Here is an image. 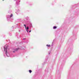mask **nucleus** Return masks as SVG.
Listing matches in <instances>:
<instances>
[{
    "label": "nucleus",
    "mask_w": 79,
    "mask_h": 79,
    "mask_svg": "<svg viewBox=\"0 0 79 79\" xmlns=\"http://www.w3.org/2000/svg\"><path fill=\"white\" fill-rule=\"evenodd\" d=\"M48 53H49V55H50V54L51 53V51L49 52Z\"/></svg>",
    "instance_id": "nucleus-8"
},
{
    "label": "nucleus",
    "mask_w": 79,
    "mask_h": 79,
    "mask_svg": "<svg viewBox=\"0 0 79 79\" xmlns=\"http://www.w3.org/2000/svg\"><path fill=\"white\" fill-rule=\"evenodd\" d=\"M57 27L56 26H54L53 27V29H56L57 28Z\"/></svg>",
    "instance_id": "nucleus-5"
},
{
    "label": "nucleus",
    "mask_w": 79,
    "mask_h": 79,
    "mask_svg": "<svg viewBox=\"0 0 79 79\" xmlns=\"http://www.w3.org/2000/svg\"><path fill=\"white\" fill-rule=\"evenodd\" d=\"M25 28V29H26V31H27V32L28 33L29 31L27 30H28V29H29V27H26V28Z\"/></svg>",
    "instance_id": "nucleus-4"
},
{
    "label": "nucleus",
    "mask_w": 79,
    "mask_h": 79,
    "mask_svg": "<svg viewBox=\"0 0 79 79\" xmlns=\"http://www.w3.org/2000/svg\"><path fill=\"white\" fill-rule=\"evenodd\" d=\"M46 46H47V47H50V45L47 44L46 45Z\"/></svg>",
    "instance_id": "nucleus-6"
},
{
    "label": "nucleus",
    "mask_w": 79,
    "mask_h": 79,
    "mask_svg": "<svg viewBox=\"0 0 79 79\" xmlns=\"http://www.w3.org/2000/svg\"><path fill=\"white\" fill-rule=\"evenodd\" d=\"M19 2H20V1H19Z\"/></svg>",
    "instance_id": "nucleus-13"
},
{
    "label": "nucleus",
    "mask_w": 79,
    "mask_h": 79,
    "mask_svg": "<svg viewBox=\"0 0 79 79\" xmlns=\"http://www.w3.org/2000/svg\"><path fill=\"white\" fill-rule=\"evenodd\" d=\"M30 27H32V24H30Z\"/></svg>",
    "instance_id": "nucleus-9"
},
{
    "label": "nucleus",
    "mask_w": 79,
    "mask_h": 79,
    "mask_svg": "<svg viewBox=\"0 0 79 79\" xmlns=\"http://www.w3.org/2000/svg\"><path fill=\"white\" fill-rule=\"evenodd\" d=\"M3 1H4V0H2Z\"/></svg>",
    "instance_id": "nucleus-12"
},
{
    "label": "nucleus",
    "mask_w": 79,
    "mask_h": 79,
    "mask_svg": "<svg viewBox=\"0 0 79 79\" xmlns=\"http://www.w3.org/2000/svg\"><path fill=\"white\" fill-rule=\"evenodd\" d=\"M29 32H31V31H29Z\"/></svg>",
    "instance_id": "nucleus-11"
},
{
    "label": "nucleus",
    "mask_w": 79,
    "mask_h": 79,
    "mask_svg": "<svg viewBox=\"0 0 79 79\" xmlns=\"http://www.w3.org/2000/svg\"><path fill=\"white\" fill-rule=\"evenodd\" d=\"M4 50L7 56L8 57L10 56V55L9 53H8V50H9V47L7 45V44H6L4 46Z\"/></svg>",
    "instance_id": "nucleus-1"
},
{
    "label": "nucleus",
    "mask_w": 79,
    "mask_h": 79,
    "mask_svg": "<svg viewBox=\"0 0 79 79\" xmlns=\"http://www.w3.org/2000/svg\"><path fill=\"white\" fill-rule=\"evenodd\" d=\"M23 49L24 48H23V47L20 46L19 47V48L13 49L12 50V52H13V53H15V52H17L18 50H23Z\"/></svg>",
    "instance_id": "nucleus-2"
},
{
    "label": "nucleus",
    "mask_w": 79,
    "mask_h": 79,
    "mask_svg": "<svg viewBox=\"0 0 79 79\" xmlns=\"http://www.w3.org/2000/svg\"><path fill=\"white\" fill-rule=\"evenodd\" d=\"M12 16H13L12 14H11V15H10V16H9V15H7V20H9V19H10V18H11V17H12Z\"/></svg>",
    "instance_id": "nucleus-3"
},
{
    "label": "nucleus",
    "mask_w": 79,
    "mask_h": 79,
    "mask_svg": "<svg viewBox=\"0 0 79 79\" xmlns=\"http://www.w3.org/2000/svg\"><path fill=\"white\" fill-rule=\"evenodd\" d=\"M29 72L30 73H32V70H29Z\"/></svg>",
    "instance_id": "nucleus-7"
},
{
    "label": "nucleus",
    "mask_w": 79,
    "mask_h": 79,
    "mask_svg": "<svg viewBox=\"0 0 79 79\" xmlns=\"http://www.w3.org/2000/svg\"><path fill=\"white\" fill-rule=\"evenodd\" d=\"M24 26H25V28L26 27V25H24Z\"/></svg>",
    "instance_id": "nucleus-10"
}]
</instances>
